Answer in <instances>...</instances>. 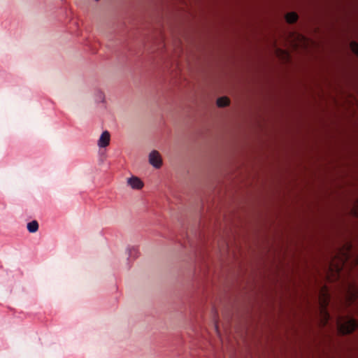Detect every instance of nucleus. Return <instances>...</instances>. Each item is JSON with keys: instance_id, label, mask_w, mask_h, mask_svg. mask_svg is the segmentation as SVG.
I'll list each match as a JSON object with an SVG mask.
<instances>
[{"instance_id": "7ed1b4c3", "label": "nucleus", "mask_w": 358, "mask_h": 358, "mask_svg": "<svg viewBox=\"0 0 358 358\" xmlns=\"http://www.w3.org/2000/svg\"><path fill=\"white\" fill-rule=\"evenodd\" d=\"M346 297L347 301L349 303H355L356 301L358 299V289L355 287L350 285L348 288Z\"/></svg>"}, {"instance_id": "f8f14e48", "label": "nucleus", "mask_w": 358, "mask_h": 358, "mask_svg": "<svg viewBox=\"0 0 358 358\" xmlns=\"http://www.w3.org/2000/svg\"><path fill=\"white\" fill-rule=\"evenodd\" d=\"M132 252H136V250L134 248L130 250V254Z\"/></svg>"}, {"instance_id": "39448f33", "label": "nucleus", "mask_w": 358, "mask_h": 358, "mask_svg": "<svg viewBox=\"0 0 358 358\" xmlns=\"http://www.w3.org/2000/svg\"><path fill=\"white\" fill-rule=\"evenodd\" d=\"M328 300H329V296H328L327 294H324V299L322 301V313L323 314L324 325H326L328 323L329 320L330 319V315H329V313L326 310V306L328 303L327 302Z\"/></svg>"}, {"instance_id": "ddd939ff", "label": "nucleus", "mask_w": 358, "mask_h": 358, "mask_svg": "<svg viewBox=\"0 0 358 358\" xmlns=\"http://www.w3.org/2000/svg\"><path fill=\"white\" fill-rule=\"evenodd\" d=\"M336 269L338 270V271H339V270H340L341 268H339V266H338V267L336 268Z\"/></svg>"}, {"instance_id": "1a4fd4ad", "label": "nucleus", "mask_w": 358, "mask_h": 358, "mask_svg": "<svg viewBox=\"0 0 358 358\" xmlns=\"http://www.w3.org/2000/svg\"><path fill=\"white\" fill-rule=\"evenodd\" d=\"M347 247H348L347 251L343 253V257H342V259H341L343 266H344L345 264L347 263V262L350 259V256H351V254H350V250H351L350 247L351 246L350 245H347Z\"/></svg>"}, {"instance_id": "423d86ee", "label": "nucleus", "mask_w": 358, "mask_h": 358, "mask_svg": "<svg viewBox=\"0 0 358 358\" xmlns=\"http://www.w3.org/2000/svg\"><path fill=\"white\" fill-rule=\"evenodd\" d=\"M127 182L133 189H140L143 187V182L138 178L135 176L129 178Z\"/></svg>"}, {"instance_id": "6e6552de", "label": "nucleus", "mask_w": 358, "mask_h": 358, "mask_svg": "<svg viewBox=\"0 0 358 358\" xmlns=\"http://www.w3.org/2000/svg\"><path fill=\"white\" fill-rule=\"evenodd\" d=\"M286 20L288 23H294L297 21L298 20V15L296 13H294V12H292V13H288L286 16Z\"/></svg>"}, {"instance_id": "f257e3e1", "label": "nucleus", "mask_w": 358, "mask_h": 358, "mask_svg": "<svg viewBox=\"0 0 358 358\" xmlns=\"http://www.w3.org/2000/svg\"><path fill=\"white\" fill-rule=\"evenodd\" d=\"M336 328L341 334H348L358 327V321L350 315L339 316L336 322Z\"/></svg>"}, {"instance_id": "f03ea898", "label": "nucleus", "mask_w": 358, "mask_h": 358, "mask_svg": "<svg viewBox=\"0 0 358 358\" xmlns=\"http://www.w3.org/2000/svg\"><path fill=\"white\" fill-rule=\"evenodd\" d=\"M149 163L156 169H159L162 165V159L159 152L157 150H152L149 155Z\"/></svg>"}, {"instance_id": "0eeeda50", "label": "nucleus", "mask_w": 358, "mask_h": 358, "mask_svg": "<svg viewBox=\"0 0 358 358\" xmlns=\"http://www.w3.org/2000/svg\"><path fill=\"white\" fill-rule=\"evenodd\" d=\"M27 227L30 233H35L38 230V223L36 220H33L27 224Z\"/></svg>"}, {"instance_id": "9b49d317", "label": "nucleus", "mask_w": 358, "mask_h": 358, "mask_svg": "<svg viewBox=\"0 0 358 358\" xmlns=\"http://www.w3.org/2000/svg\"><path fill=\"white\" fill-rule=\"evenodd\" d=\"M350 48L352 50V52L357 55L358 56V43L355 42V41H352L350 43Z\"/></svg>"}, {"instance_id": "4468645a", "label": "nucleus", "mask_w": 358, "mask_h": 358, "mask_svg": "<svg viewBox=\"0 0 358 358\" xmlns=\"http://www.w3.org/2000/svg\"><path fill=\"white\" fill-rule=\"evenodd\" d=\"M356 262H358V257L355 259Z\"/></svg>"}, {"instance_id": "20e7f679", "label": "nucleus", "mask_w": 358, "mask_h": 358, "mask_svg": "<svg viewBox=\"0 0 358 358\" xmlns=\"http://www.w3.org/2000/svg\"><path fill=\"white\" fill-rule=\"evenodd\" d=\"M110 135L108 131H103L98 140V146L99 148H106L110 143Z\"/></svg>"}, {"instance_id": "9d476101", "label": "nucleus", "mask_w": 358, "mask_h": 358, "mask_svg": "<svg viewBox=\"0 0 358 358\" xmlns=\"http://www.w3.org/2000/svg\"><path fill=\"white\" fill-rule=\"evenodd\" d=\"M217 104L219 107H224L229 104V99L227 97L223 96L217 99Z\"/></svg>"}]
</instances>
